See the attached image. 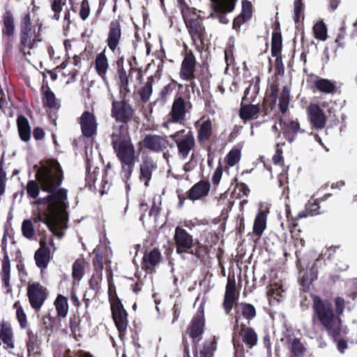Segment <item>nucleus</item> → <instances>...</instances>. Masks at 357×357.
Returning <instances> with one entry per match:
<instances>
[{
	"label": "nucleus",
	"mask_w": 357,
	"mask_h": 357,
	"mask_svg": "<svg viewBox=\"0 0 357 357\" xmlns=\"http://www.w3.org/2000/svg\"><path fill=\"white\" fill-rule=\"evenodd\" d=\"M315 87L324 93H333L335 91V84L327 79L319 78L314 81Z\"/></svg>",
	"instance_id": "34"
},
{
	"label": "nucleus",
	"mask_w": 357,
	"mask_h": 357,
	"mask_svg": "<svg viewBox=\"0 0 357 357\" xmlns=\"http://www.w3.org/2000/svg\"><path fill=\"white\" fill-rule=\"evenodd\" d=\"M17 128L20 137L24 142H28L30 139V127L27 119L22 116L17 118Z\"/></svg>",
	"instance_id": "32"
},
{
	"label": "nucleus",
	"mask_w": 357,
	"mask_h": 357,
	"mask_svg": "<svg viewBox=\"0 0 357 357\" xmlns=\"http://www.w3.org/2000/svg\"><path fill=\"white\" fill-rule=\"evenodd\" d=\"M252 14V5L249 1H242V17L246 20H248Z\"/></svg>",
	"instance_id": "55"
},
{
	"label": "nucleus",
	"mask_w": 357,
	"mask_h": 357,
	"mask_svg": "<svg viewBox=\"0 0 357 357\" xmlns=\"http://www.w3.org/2000/svg\"><path fill=\"white\" fill-rule=\"evenodd\" d=\"M26 192L31 198L36 199L40 192L38 183L33 180L29 181L26 185Z\"/></svg>",
	"instance_id": "50"
},
{
	"label": "nucleus",
	"mask_w": 357,
	"mask_h": 357,
	"mask_svg": "<svg viewBox=\"0 0 357 357\" xmlns=\"http://www.w3.org/2000/svg\"><path fill=\"white\" fill-rule=\"evenodd\" d=\"M249 192L248 188L243 183L237 185L234 191L233 194H237V197H241V194L246 196Z\"/></svg>",
	"instance_id": "58"
},
{
	"label": "nucleus",
	"mask_w": 357,
	"mask_h": 357,
	"mask_svg": "<svg viewBox=\"0 0 357 357\" xmlns=\"http://www.w3.org/2000/svg\"><path fill=\"white\" fill-rule=\"evenodd\" d=\"M108 61L103 53L99 54L96 59V69L98 74L105 79V75L108 69Z\"/></svg>",
	"instance_id": "38"
},
{
	"label": "nucleus",
	"mask_w": 357,
	"mask_h": 357,
	"mask_svg": "<svg viewBox=\"0 0 357 357\" xmlns=\"http://www.w3.org/2000/svg\"><path fill=\"white\" fill-rule=\"evenodd\" d=\"M319 208V206L317 202L309 203L306 204L304 210L298 213V215L294 218V220L319 215L320 213Z\"/></svg>",
	"instance_id": "36"
},
{
	"label": "nucleus",
	"mask_w": 357,
	"mask_h": 357,
	"mask_svg": "<svg viewBox=\"0 0 357 357\" xmlns=\"http://www.w3.org/2000/svg\"><path fill=\"white\" fill-rule=\"evenodd\" d=\"M241 326L239 333L242 336L243 342L250 347L255 346L257 342V335L255 331L251 328H245L242 324Z\"/></svg>",
	"instance_id": "33"
},
{
	"label": "nucleus",
	"mask_w": 357,
	"mask_h": 357,
	"mask_svg": "<svg viewBox=\"0 0 357 357\" xmlns=\"http://www.w3.org/2000/svg\"><path fill=\"white\" fill-rule=\"evenodd\" d=\"M195 66V59L192 55H187L182 63L181 70V77L187 80L192 79L194 77V71Z\"/></svg>",
	"instance_id": "26"
},
{
	"label": "nucleus",
	"mask_w": 357,
	"mask_h": 357,
	"mask_svg": "<svg viewBox=\"0 0 357 357\" xmlns=\"http://www.w3.org/2000/svg\"><path fill=\"white\" fill-rule=\"evenodd\" d=\"M113 319L118 330L121 332L127 327V313L122 304L119 301H114L111 304Z\"/></svg>",
	"instance_id": "14"
},
{
	"label": "nucleus",
	"mask_w": 357,
	"mask_h": 357,
	"mask_svg": "<svg viewBox=\"0 0 357 357\" xmlns=\"http://www.w3.org/2000/svg\"><path fill=\"white\" fill-rule=\"evenodd\" d=\"M241 159V151L238 149H231L227 154L225 160L229 167H234L238 163Z\"/></svg>",
	"instance_id": "47"
},
{
	"label": "nucleus",
	"mask_w": 357,
	"mask_h": 357,
	"mask_svg": "<svg viewBox=\"0 0 357 357\" xmlns=\"http://www.w3.org/2000/svg\"><path fill=\"white\" fill-rule=\"evenodd\" d=\"M34 169L42 190L49 195L34 202L38 208L33 222L44 223L55 236L61 238L63 232L59 229L64 227L67 220L65 211L67 191L63 188L58 189L62 183L61 167L56 160H48L36 165Z\"/></svg>",
	"instance_id": "1"
},
{
	"label": "nucleus",
	"mask_w": 357,
	"mask_h": 357,
	"mask_svg": "<svg viewBox=\"0 0 357 357\" xmlns=\"http://www.w3.org/2000/svg\"><path fill=\"white\" fill-rule=\"evenodd\" d=\"M267 215L264 211H260L255 220L253 232L257 236H261L266 227Z\"/></svg>",
	"instance_id": "31"
},
{
	"label": "nucleus",
	"mask_w": 357,
	"mask_h": 357,
	"mask_svg": "<svg viewBox=\"0 0 357 357\" xmlns=\"http://www.w3.org/2000/svg\"><path fill=\"white\" fill-rule=\"evenodd\" d=\"M303 346L298 339H294L291 342V350L295 356H300L303 352Z\"/></svg>",
	"instance_id": "54"
},
{
	"label": "nucleus",
	"mask_w": 357,
	"mask_h": 357,
	"mask_svg": "<svg viewBox=\"0 0 357 357\" xmlns=\"http://www.w3.org/2000/svg\"><path fill=\"white\" fill-rule=\"evenodd\" d=\"M210 190V183L207 181H201L194 185L188 192V197L197 200L207 195Z\"/></svg>",
	"instance_id": "21"
},
{
	"label": "nucleus",
	"mask_w": 357,
	"mask_h": 357,
	"mask_svg": "<svg viewBox=\"0 0 357 357\" xmlns=\"http://www.w3.org/2000/svg\"><path fill=\"white\" fill-rule=\"evenodd\" d=\"M189 33L193 40L202 39L204 36V28L199 20L185 22Z\"/></svg>",
	"instance_id": "30"
},
{
	"label": "nucleus",
	"mask_w": 357,
	"mask_h": 357,
	"mask_svg": "<svg viewBox=\"0 0 357 357\" xmlns=\"http://www.w3.org/2000/svg\"><path fill=\"white\" fill-rule=\"evenodd\" d=\"M197 128V139L199 142H205L212 135V122L209 119L196 122Z\"/></svg>",
	"instance_id": "22"
},
{
	"label": "nucleus",
	"mask_w": 357,
	"mask_h": 357,
	"mask_svg": "<svg viewBox=\"0 0 357 357\" xmlns=\"http://www.w3.org/2000/svg\"><path fill=\"white\" fill-rule=\"evenodd\" d=\"M39 31L40 27H38L36 31V26L31 25L30 15L26 14L23 18L21 31V50L25 56L34 54L36 43L40 41L38 38Z\"/></svg>",
	"instance_id": "3"
},
{
	"label": "nucleus",
	"mask_w": 357,
	"mask_h": 357,
	"mask_svg": "<svg viewBox=\"0 0 357 357\" xmlns=\"http://www.w3.org/2000/svg\"><path fill=\"white\" fill-rule=\"evenodd\" d=\"M17 320L22 328H25L27 326V320L26 314L22 307H19L16 312Z\"/></svg>",
	"instance_id": "56"
},
{
	"label": "nucleus",
	"mask_w": 357,
	"mask_h": 357,
	"mask_svg": "<svg viewBox=\"0 0 357 357\" xmlns=\"http://www.w3.org/2000/svg\"><path fill=\"white\" fill-rule=\"evenodd\" d=\"M317 278V271L312 267L309 274L304 275L301 279V284L303 287H308L309 284Z\"/></svg>",
	"instance_id": "51"
},
{
	"label": "nucleus",
	"mask_w": 357,
	"mask_h": 357,
	"mask_svg": "<svg viewBox=\"0 0 357 357\" xmlns=\"http://www.w3.org/2000/svg\"><path fill=\"white\" fill-rule=\"evenodd\" d=\"M40 248L36 252L34 258L38 267L40 269L47 268L50 261V250L46 247L43 239L40 241Z\"/></svg>",
	"instance_id": "20"
},
{
	"label": "nucleus",
	"mask_w": 357,
	"mask_h": 357,
	"mask_svg": "<svg viewBox=\"0 0 357 357\" xmlns=\"http://www.w3.org/2000/svg\"><path fill=\"white\" fill-rule=\"evenodd\" d=\"M222 170L221 167H217L216 169L215 170V172L212 177V181L214 185L219 184V183L221 180V178H222Z\"/></svg>",
	"instance_id": "60"
},
{
	"label": "nucleus",
	"mask_w": 357,
	"mask_h": 357,
	"mask_svg": "<svg viewBox=\"0 0 357 357\" xmlns=\"http://www.w3.org/2000/svg\"><path fill=\"white\" fill-rule=\"evenodd\" d=\"M81 130L86 137L93 136L97 131V121L94 114L90 112H84L79 118Z\"/></svg>",
	"instance_id": "10"
},
{
	"label": "nucleus",
	"mask_w": 357,
	"mask_h": 357,
	"mask_svg": "<svg viewBox=\"0 0 357 357\" xmlns=\"http://www.w3.org/2000/svg\"><path fill=\"white\" fill-rule=\"evenodd\" d=\"M294 6V19L296 22H298L301 18H303V4L302 0H295Z\"/></svg>",
	"instance_id": "52"
},
{
	"label": "nucleus",
	"mask_w": 357,
	"mask_h": 357,
	"mask_svg": "<svg viewBox=\"0 0 357 357\" xmlns=\"http://www.w3.org/2000/svg\"><path fill=\"white\" fill-rule=\"evenodd\" d=\"M347 348V343L346 341H344L343 340H340L338 341L337 349L340 353L343 354Z\"/></svg>",
	"instance_id": "64"
},
{
	"label": "nucleus",
	"mask_w": 357,
	"mask_h": 357,
	"mask_svg": "<svg viewBox=\"0 0 357 357\" xmlns=\"http://www.w3.org/2000/svg\"><path fill=\"white\" fill-rule=\"evenodd\" d=\"M307 113L310 123L316 129H322L326 123V118L317 104H310L307 107Z\"/></svg>",
	"instance_id": "13"
},
{
	"label": "nucleus",
	"mask_w": 357,
	"mask_h": 357,
	"mask_svg": "<svg viewBox=\"0 0 357 357\" xmlns=\"http://www.w3.org/2000/svg\"><path fill=\"white\" fill-rule=\"evenodd\" d=\"M66 0H54L52 3V9L54 14L53 18L58 20L60 18V13L64 11L66 6Z\"/></svg>",
	"instance_id": "46"
},
{
	"label": "nucleus",
	"mask_w": 357,
	"mask_h": 357,
	"mask_svg": "<svg viewBox=\"0 0 357 357\" xmlns=\"http://www.w3.org/2000/svg\"><path fill=\"white\" fill-rule=\"evenodd\" d=\"M235 325L234 331L237 332L239 328L240 317L243 316L246 319H252L256 315V310L253 305L248 303H239L235 306Z\"/></svg>",
	"instance_id": "15"
},
{
	"label": "nucleus",
	"mask_w": 357,
	"mask_h": 357,
	"mask_svg": "<svg viewBox=\"0 0 357 357\" xmlns=\"http://www.w3.org/2000/svg\"><path fill=\"white\" fill-rule=\"evenodd\" d=\"M44 105L50 108L57 107V101L54 94L49 89L46 90L44 93L43 97Z\"/></svg>",
	"instance_id": "48"
},
{
	"label": "nucleus",
	"mask_w": 357,
	"mask_h": 357,
	"mask_svg": "<svg viewBox=\"0 0 357 357\" xmlns=\"http://www.w3.org/2000/svg\"><path fill=\"white\" fill-rule=\"evenodd\" d=\"M237 0H220L216 3L213 13L210 16L212 18L218 19L222 24H227L229 20L225 16L226 13L231 12L235 7V2Z\"/></svg>",
	"instance_id": "9"
},
{
	"label": "nucleus",
	"mask_w": 357,
	"mask_h": 357,
	"mask_svg": "<svg viewBox=\"0 0 357 357\" xmlns=\"http://www.w3.org/2000/svg\"><path fill=\"white\" fill-rule=\"evenodd\" d=\"M156 163L150 158H143L140 165L139 179L144 183L145 186L149 185L153 172L156 169Z\"/></svg>",
	"instance_id": "16"
},
{
	"label": "nucleus",
	"mask_w": 357,
	"mask_h": 357,
	"mask_svg": "<svg viewBox=\"0 0 357 357\" xmlns=\"http://www.w3.org/2000/svg\"><path fill=\"white\" fill-rule=\"evenodd\" d=\"M144 145L147 149L153 152L163 151L169 145L166 137L158 135H149L144 139Z\"/></svg>",
	"instance_id": "12"
},
{
	"label": "nucleus",
	"mask_w": 357,
	"mask_h": 357,
	"mask_svg": "<svg viewBox=\"0 0 357 357\" xmlns=\"http://www.w3.org/2000/svg\"><path fill=\"white\" fill-rule=\"evenodd\" d=\"M278 146H279V144H278L276 153L275 154V155L273 158V160L275 164H278V163L280 162L282 160V151L278 148Z\"/></svg>",
	"instance_id": "62"
},
{
	"label": "nucleus",
	"mask_w": 357,
	"mask_h": 357,
	"mask_svg": "<svg viewBox=\"0 0 357 357\" xmlns=\"http://www.w3.org/2000/svg\"><path fill=\"white\" fill-rule=\"evenodd\" d=\"M216 341L213 339L212 341H207L204 344L203 349L198 353L195 351V357H212L213 352L216 349Z\"/></svg>",
	"instance_id": "39"
},
{
	"label": "nucleus",
	"mask_w": 357,
	"mask_h": 357,
	"mask_svg": "<svg viewBox=\"0 0 357 357\" xmlns=\"http://www.w3.org/2000/svg\"><path fill=\"white\" fill-rule=\"evenodd\" d=\"M259 112V108L257 105L241 102L240 116L242 119L246 121L256 118Z\"/></svg>",
	"instance_id": "28"
},
{
	"label": "nucleus",
	"mask_w": 357,
	"mask_h": 357,
	"mask_svg": "<svg viewBox=\"0 0 357 357\" xmlns=\"http://www.w3.org/2000/svg\"><path fill=\"white\" fill-rule=\"evenodd\" d=\"M197 162L195 158L194 153H192L190 155L189 161L185 162L183 165V170L186 172H191L197 167Z\"/></svg>",
	"instance_id": "57"
},
{
	"label": "nucleus",
	"mask_w": 357,
	"mask_h": 357,
	"mask_svg": "<svg viewBox=\"0 0 357 357\" xmlns=\"http://www.w3.org/2000/svg\"><path fill=\"white\" fill-rule=\"evenodd\" d=\"M121 38L120 24L117 21L112 22L109 26L107 43L112 51H114Z\"/></svg>",
	"instance_id": "25"
},
{
	"label": "nucleus",
	"mask_w": 357,
	"mask_h": 357,
	"mask_svg": "<svg viewBox=\"0 0 357 357\" xmlns=\"http://www.w3.org/2000/svg\"><path fill=\"white\" fill-rule=\"evenodd\" d=\"M161 259L160 252L157 249L146 252L143 258V268L151 272L153 268L159 264Z\"/></svg>",
	"instance_id": "24"
},
{
	"label": "nucleus",
	"mask_w": 357,
	"mask_h": 357,
	"mask_svg": "<svg viewBox=\"0 0 357 357\" xmlns=\"http://www.w3.org/2000/svg\"><path fill=\"white\" fill-rule=\"evenodd\" d=\"M313 32L316 38L322 41L327 39V28L322 21L318 22L314 25Z\"/></svg>",
	"instance_id": "40"
},
{
	"label": "nucleus",
	"mask_w": 357,
	"mask_h": 357,
	"mask_svg": "<svg viewBox=\"0 0 357 357\" xmlns=\"http://www.w3.org/2000/svg\"><path fill=\"white\" fill-rule=\"evenodd\" d=\"M259 78L256 77L255 81L250 83L249 86L246 88L242 98V103H251L255 101L259 90Z\"/></svg>",
	"instance_id": "29"
},
{
	"label": "nucleus",
	"mask_w": 357,
	"mask_h": 357,
	"mask_svg": "<svg viewBox=\"0 0 357 357\" xmlns=\"http://www.w3.org/2000/svg\"><path fill=\"white\" fill-rule=\"evenodd\" d=\"M282 48V37L278 32L273 33L271 52L273 56H278Z\"/></svg>",
	"instance_id": "44"
},
{
	"label": "nucleus",
	"mask_w": 357,
	"mask_h": 357,
	"mask_svg": "<svg viewBox=\"0 0 357 357\" xmlns=\"http://www.w3.org/2000/svg\"><path fill=\"white\" fill-rule=\"evenodd\" d=\"M1 275L3 286L6 289V292H10V261L6 252H5L3 258L2 259Z\"/></svg>",
	"instance_id": "27"
},
{
	"label": "nucleus",
	"mask_w": 357,
	"mask_h": 357,
	"mask_svg": "<svg viewBox=\"0 0 357 357\" xmlns=\"http://www.w3.org/2000/svg\"><path fill=\"white\" fill-rule=\"evenodd\" d=\"M3 23L5 26L3 33L8 36L13 35L14 32V24L13 17L9 13H7V15L4 17Z\"/></svg>",
	"instance_id": "53"
},
{
	"label": "nucleus",
	"mask_w": 357,
	"mask_h": 357,
	"mask_svg": "<svg viewBox=\"0 0 357 357\" xmlns=\"http://www.w3.org/2000/svg\"><path fill=\"white\" fill-rule=\"evenodd\" d=\"M27 295L31 306L39 311L47 298L46 289L39 283L29 284Z\"/></svg>",
	"instance_id": "7"
},
{
	"label": "nucleus",
	"mask_w": 357,
	"mask_h": 357,
	"mask_svg": "<svg viewBox=\"0 0 357 357\" xmlns=\"http://www.w3.org/2000/svg\"><path fill=\"white\" fill-rule=\"evenodd\" d=\"M225 62L227 63V70L228 67L233 64L234 63V56H233V52L231 48H227L225 51Z\"/></svg>",
	"instance_id": "59"
},
{
	"label": "nucleus",
	"mask_w": 357,
	"mask_h": 357,
	"mask_svg": "<svg viewBox=\"0 0 357 357\" xmlns=\"http://www.w3.org/2000/svg\"><path fill=\"white\" fill-rule=\"evenodd\" d=\"M204 326V317L202 314H198L192 319L190 325L187 329V333L195 340L196 338L199 337L202 334Z\"/></svg>",
	"instance_id": "23"
},
{
	"label": "nucleus",
	"mask_w": 357,
	"mask_h": 357,
	"mask_svg": "<svg viewBox=\"0 0 357 357\" xmlns=\"http://www.w3.org/2000/svg\"><path fill=\"white\" fill-rule=\"evenodd\" d=\"M238 296L236 292V283L235 281L228 280L226 290L225 294V298L223 306L226 313L229 314L232 310L234 303L238 299Z\"/></svg>",
	"instance_id": "18"
},
{
	"label": "nucleus",
	"mask_w": 357,
	"mask_h": 357,
	"mask_svg": "<svg viewBox=\"0 0 357 357\" xmlns=\"http://www.w3.org/2000/svg\"><path fill=\"white\" fill-rule=\"evenodd\" d=\"M289 104V91L287 86H284L279 97V107L280 112L284 114L287 110Z\"/></svg>",
	"instance_id": "41"
},
{
	"label": "nucleus",
	"mask_w": 357,
	"mask_h": 357,
	"mask_svg": "<svg viewBox=\"0 0 357 357\" xmlns=\"http://www.w3.org/2000/svg\"><path fill=\"white\" fill-rule=\"evenodd\" d=\"M284 289L280 282H272L267 287L268 296L279 301L280 298L283 296Z\"/></svg>",
	"instance_id": "35"
},
{
	"label": "nucleus",
	"mask_w": 357,
	"mask_h": 357,
	"mask_svg": "<svg viewBox=\"0 0 357 357\" xmlns=\"http://www.w3.org/2000/svg\"><path fill=\"white\" fill-rule=\"evenodd\" d=\"M119 76L120 80V93L122 96L126 97L129 93L128 78L124 69L121 68L119 70Z\"/></svg>",
	"instance_id": "43"
},
{
	"label": "nucleus",
	"mask_w": 357,
	"mask_h": 357,
	"mask_svg": "<svg viewBox=\"0 0 357 357\" xmlns=\"http://www.w3.org/2000/svg\"><path fill=\"white\" fill-rule=\"evenodd\" d=\"M84 260L77 259L74 262L72 275L75 280H80L82 278L84 273Z\"/></svg>",
	"instance_id": "42"
},
{
	"label": "nucleus",
	"mask_w": 357,
	"mask_h": 357,
	"mask_svg": "<svg viewBox=\"0 0 357 357\" xmlns=\"http://www.w3.org/2000/svg\"><path fill=\"white\" fill-rule=\"evenodd\" d=\"M188 105L181 97L175 98L169 114V119L164 123V126L168 128L170 123H181L183 121L187 112Z\"/></svg>",
	"instance_id": "8"
},
{
	"label": "nucleus",
	"mask_w": 357,
	"mask_h": 357,
	"mask_svg": "<svg viewBox=\"0 0 357 357\" xmlns=\"http://www.w3.org/2000/svg\"><path fill=\"white\" fill-rule=\"evenodd\" d=\"M170 137L175 141L179 158L187 159L195 146V139L192 132L190 130H181L172 135Z\"/></svg>",
	"instance_id": "5"
},
{
	"label": "nucleus",
	"mask_w": 357,
	"mask_h": 357,
	"mask_svg": "<svg viewBox=\"0 0 357 357\" xmlns=\"http://www.w3.org/2000/svg\"><path fill=\"white\" fill-rule=\"evenodd\" d=\"M279 126L282 130L285 137L289 141L292 142L294 137L291 135V133H296L299 130V124L297 121L289 118L284 115L279 121Z\"/></svg>",
	"instance_id": "17"
},
{
	"label": "nucleus",
	"mask_w": 357,
	"mask_h": 357,
	"mask_svg": "<svg viewBox=\"0 0 357 357\" xmlns=\"http://www.w3.org/2000/svg\"><path fill=\"white\" fill-rule=\"evenodd\" d=\"M128 127L126 122H118L113 127L112 133V144L115 145L123 141L130 140Z\"/></svg>",
	"instance_id": "19"
},
{
	"label": "nucleus",
	"mask_w": 357,
	"mask_h": 357,
	"mask_svg": "<svg viewBox=\"0 0 357 357\" xmlns=\"http://www.w3.org/2000/svg\"><path fill=\"white\" fill-rule=\"evenodd\" d=\"M112 113L116 121L126 122L132 116L133 110L130 105L125 101H114Z\"/></svg>",
	"instance_id": "11"
},
{
	"label": "nucleus",
	"mask_w": 357,
	"mask_h": 357,
	"mask_svg": "<svg viewBox=\"0 0 357 357\" xmlns=\"http://www.w3.org/2000/svg\"><path fill=\"white\" fill-rule=\"evenodd\" d=\"M335 312L333 310L331 303L327 300H321L313 296V309L318 320L333 338L337 337L342 331V323L340 316L344 310V301L340 297L335 300Z\"/></svg>",
	"instance_id": "2"
},
{
	"label": "nucleus",
	"mask_w": 357,
	"mask_h": 357,
	"mask_svg": "<svg viewBox=\"0 0 357 357\" xmlns=\"http://www.w3.org/2000/svg\"><path fill=\"white\" fill-rule=\"evenodd\" d=\"M117 158L121 162L123 177L128 180L135 165V148L130 139L113 145Z\"/></svg>",
	"instance_id": "4"
},
{
	"label": "nucleus",
	"mask_w": 357,
	"mask_h": 357,
	"mask_svg": "<svg viewBox=\"0 0 357 357\" xmlns=\"http://www.w3.org/2000/svg\"><path fill=\"white\" fill-rule=\"evenodd\" d=\"M89 8L87 6H85V2L83 1L79 11L80 17L84 20H86L89 15Z\"/></svg>",
	"instance_id": "61"
},
{
	"label": "nucleus",
	"mask_w": 357,
	"mask_h": 357,
	"mask_svg": "<svg viewBox=\"0 0 357 357\" xmlns=\"http://www.w3.org/2000/svg\"><path fill=\"white\" fill-rule=\"evenodd\" d=\"M153 77H149L144 86L139 91L141 98L143 101H147L151 97L153 92Z\"/></svg>",
	"instance_id": "45"
},
{
	"label": "nucleus",
	"mask_w": 357,
	"mask_h": 357,
	"mask_svg": "<svg viewBox=\"0 0 357 357\" xmlns=\"http://www.w3.org/2000/svg\"><path fill=\"white\" fill-rule=\"evenodd\" d=\"M33 135L36 139H41L44 137V131L41 128H36L33 130Z\"/></svg>",
	"instance_id": "63"
},
{
	"label": "nucleus",
	"mask_w": 357,
	"mask_h": 357,
	"mask_svg": "<svg viewBox=\"0 0 357 357\" xmlns=\"http://www.w3.org/2000/svg\"><path fill=\"white\" fill-rule=\"evenodd\" d=\"M174 239L177 253L183 254L186 252L197 255V250H194L196 242L193 239L192 236L188 234L185 229L177 227L175 229Z\"/></svg>",
	"instance_id": "6"
},
{
	"label": "nucleus",
	"mask_w": 357,
	"mask_h": 357,
	"mask_svg": "<svg viewBox=\"0 0 357 357\" xmlns=\"http://www.w3.org/2000/svg\"><path fill=\"white\" fill-rule=\"evenodd\" d=\"M54 304L58 316L61 317H66L68 312V303L67 298L62 295H59L54 301Z\"/></svg>",
	"instance_id": "37"
},
{
	"label": "nucleus",
	"mask_w": 357,
	"mask_h": 357,
	"mask_svg": "<svg viewBox=\"0 0 357 357\" xmlns=\"http://www.w3.org/2000/svg\"><path fill=\"white\" fill-rule=\"evenodd\" d=\"M22 231L23 236L28 239H31L34 236V229L33 222L30 220H25L22 225Z\"/></svg>",
	"instance_id": "49"
}]
</instances>
